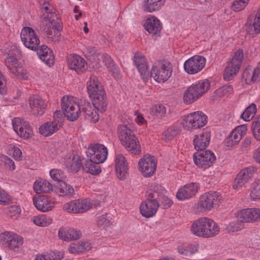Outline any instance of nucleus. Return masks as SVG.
<instances>
[{"mask_svg": "<svg viewBox=\"0 0 260 260\" xmlns=\"http://www.w3.org/2000/svg\"><path fill=\"white\" fill-rule=\"evenodd\" d=\"M117 134L121 144L128 151L135 155L140 154L141 147L139 141L127 124L119 125Z\"/></svg>", "mask_w": 260, "mask_h": 260, "instance_id": "f257e3e1", "label": "nucleus"}, {"mask_svg": "<svg viewBox=\"0 0 260 260\" xmlns=\"http://www.w3.org/2000/svg\"><path fill=\"white\" fill-rule=\"evenodd\" d=\"M219 229L216 223L207 217H202L196 220L191 227V231L194 235L203 238L216 236L219 233Z\"/></svg>", "mask_w": 260, "mask_h": 260, "instance_id": "f03ea898", "label": "nucleus"}, {"mask_svg": "<svg viewBox=\"0 0 260 260\" xmlns=\"http://www.w3.org/2000/svg\"><path fill=\"white\" fill-rule=\"evenodd\" d=\"M222 200L221 196L216 191H209L203 194L196 205V212L204 213L211 211L218 206Z\"/></svg>", "mask_w": 260, "mask_h": 260, "instance_id": "7ed1b4c3", "label": "nucleus"}, {"mask_svg": "<svg viewBox=\"0 0 260 260\" xmlns=\"http://www.w3.org/2000/svg\"><path fill=\"white\" fill-rule=\"evenodd\" d=\"M172 67L167 60L158 61L152 68L151 77L158 82L168 80L172 74Z\"/></svg>", "mask_w": 260, "mask_h": 260, "instance_id": "20e7f679", "label": "nucleus"}, {"mask_svg": "<svg viewBox=\"0 0 260 260\" xmlns=\"http://www.w3.org/2000/svg\"><path fill=\"white\" fill-rule=\"evenodd\" d=\"M207 123V117L201 111L187 114L182 120V123L185 129L188 131L200 128Z\"/></svg>", "mask_w": 260, "mask_h": 260, "instance_id": "39448f33", "label": "nucleus"}, {"mask_svg": "<svg viewBox=\"0 0 260 260\" xmlns=\"http://www.w3.org/2000/svg\"><path fill=\"white\" fill-rule=\"evenodd\" d=\"M61 109L65 117L70 121H75L81 113V106L77 104L73 96H64L61 99Z\"/></svg>", "mask_w": 260, "mask_h": 260, "instance_id": "423d86ee", "label": "nucleus"}, {"mask_svg": "<svg viewBox=\"0 0 260 260\" xmlns=\"http://www.w3.org/2000/svg\"><path fill=\"white\" fill-rule=\"evenodd\" d=\"M63 121L61 111L57 110L54 113L52 121L47 122L40 127V133L46 137L51 135L62 127Z\"/></svg>", "mask_w": 260, "mask_h": 260, "instance_id": "0eeeda50", "label": "nucleus"}, {"mask_svg": "<svg viewBox=\"0 0 260 260\" xmlns=\"http://www.w3.org/2000/svg\"><path fill=\"white\" fill-rule=\"evenodd\" d=\"M243 59V52L242 50H238L233 56L230 62L224 69L223 75L224 79L230 80L235 76L240 69V67Z\"/></svg>", "mask_w": 260, "mask_h": 260, "instance_id": "6e6552de", "label": "nucleus"}, {"mask_svg": "<svg viewBox=\"0 0 260 260\" xmlns=\"http://www.w3.org/2000/svg\"><path fill=\"white\" fill-rule=\"evenodd\" d=\"M194 164L200 168L206 169L212 166L216 157L209 150L198 151L193 155Z\"/></svg>", "mask_w": 260, "mask_h": 260, "instance_id": "1a4fd4ad", "label": "nucleus"}, {"mask_svg": "<svg viewBox=\"0 0 260 260\" xmlns=\"http://www.w3.org/2000/svg\"><path fill=\"white\" fill-rule=\"evenodd\" d=\"M139 171L145 177L153 176L156 169V161L153 156L145 155L138 162Z\"/></svg>", "mask_w": 260, "mask_h": 260, "instance_id": "9d476101", "label": "nucleus"}, {"mask_svg": "<svg viewBox=\"0 0 260 260\" xmlns=\"http://www.w3.org/2000/svg\"><path fill=\"white\" fill-rule=\"evenodd\" d=\"M21 39L27 48L36 51L39 46L40 40L34 29L29 27H24L21 32Z\"/></svg>", "mask_w": 260, "mask_h": 260, "instance_id": "9b49d317", "label": "nucleus"}, {"mask_svg": "<svg viewBox=\"0 0 260 260\" xmlns=\"http://www.w3.org/2000/svg\"><path fill=\"white\" fill-rule=\"evenodd\" d=\"M86 153L88 159L95 162L102 163L107 158L108 150L104 145L98 143L90 146Z\"/></svg>", "mask_w": 260, "mask_h": 260, "instance_id": "f8f14e48", "label": "nucleus"}, {"mask_svg": "<svg viewBox=\"0 0 260 260\" xmlns=\"http://www.w3.org/2000/svg\"><path fill=\"white\" fill-rule=\"evenodd\" d=\"M206 64V59L202 56L194 55L187 59L184 64L185 71L188 74H194L200 72Z\"/></svg>", "mask_w": 260, "mask_h": 260, "instance_id": "ddd939ff", "label": "nucleus"}, {"mask_svg": "<svg viewBox=\"0 0 260 260\" xmlns=\"http://www.w3.org/2000/svg\"><path fill=\"white\" fill-rule=\"evenodd\" d=\"M0 242L5 247L16 250L23 243L22 237L8 232L0 234Z\"/></svg>", "mask_w": 260, "mask_h": 260, "instance_id": "4468645a", "label": "nucleus"}, {"mask_svg": "<svg viewBox=\"0 0 260 260\" xmlns=\"http://www.w3.org/2000/svg\"><path fill=\"white\" fill-rule=\"evenodd\" d=\"M256 171V169L253 167H249L241 170L235 179L234 188L237 189L248 183L251 180Z\"/></svg>", "mask_w": 260, "mask_h": 260, "instance_id": "2eb2a0df", "label": "nucleus"}, {"mask_svg": "<svg viewBox=\"0 0 260 260\" xmlns=\"http://www.w3.org/2000/svg\"><path fill=\"white\" fill-rule=\"evenodd\" d=\"M12 124L14 131L21 137L27 139L32 133L29 124L23 119L15 118L12 121Z\"/></svg>", "mask_w": 260, "mask_h": 260, "instance_id": "dca6fc26", "label": "nucleus"}, {"mask_svg": "<svg viewBox=\"0 0 260 260\" xmlns=\"http://www.w3.org/2000/svg\"><path fill=\"white\" fill-rule=\"evenodd\" d=\"M69 68L75 70L78 74L83 73L87 69V63L85 60L78 55H70L67 58Z\"/></svg>", "mask_w": 260, "mask_h": 260, "instance_id": "f3484780", "label": "nucleus"}, {"mask_svg": "<svg viewBox=\"0 0 260 260\" xmlns=\"http://www.w3.org/2000/svg\"><path fill=\"white\" fill-rule=\"evenodd\" d=\"M29 104L32 113L37 116L43 115L47 106L41 97L35 95L29 98Z\"/></svg>", "mask_w": 260, "mask_h": 260, "instance_id": "a211bd4d", "label": "nucleus"}, {"mask_svg": "<svg viewBox=\"0 0 260 260\" xmlns=\"http://www.w3.org/2000/svg\"><path fill=\"white\" fill-rule=\"evenodd\" d=\"M245 27L250 35L254 36L260 33V9L249 17Z\"/></svg>", "mask_w": 260, "mask_h": 260, "instance_id": "6ab92c4d", "label": "nucleus"}, {"mask_svg": "<svg viewBox=\"0 0 260 260\" xmlns=\"http://www.w3.org/2000/svg\"><path fill=\"white\" fill-rule=\"evenodd\" d=\"M35 207L43 212L51 210L54 206L55 201L53 198L48 196H40L33 199Z\"/></svg>", "mask_w": 260, "mask_h": 260, "instance_id": "aec40b11", "label": "nucleus"}, {"mask_svg": "<svg viewBox=\"0 0 260 260\" xmlns=\"http://www.w3.org/2000/svg\"><path fill=\"white\" fill-rule=\"evenodd\" d=\"M159 204L152 201L146 198V200L142 202L140 207V212L143 216L149 218L153 216L156 213Z\"/></svg>", "mask_w": 260, "mask_h": 260, "instance_id": "412c9836", "label": "nucleus"}, {"mask_svg": "<svg viewBox=\"0 0 260 260\" xmlns=\"http://www.w3.org/2000/svg\"><path fill=\"white\" fill-rule=\"evenodd\" d=\"M198 189V184L196 183L187 184L178 191L176 194V197L180 200L189 199L195 196Z\"/></svg>", "mask_w": 260, "mask_h": 260, "instance_id": "4be33fe9", "label": "nucleus"}, {"mask_svg": "<svg viewBox=\"0 0 260 260\" xmlns=\"http://www.w3.org/2000/svg\"><path fill=\"white\" fill-rule=\"evenodd\" d=\"M115 168L116 175L119 179H125L128 173V167L127 160L123 155L118 154L117 156Z\"/></svg>", "mask_w": 260, "mask_h": 260, "instance_id": "5701e85b", "label": "nucleus"}, {"mask_svg": "<svg viewBox=\"0 0 260 260\" xmlns=\"http://www.w3.org/2000/svg\"><path fill=\"white\" fill-rule=\"evenodd\" d=\"M211 138V132L205 131L194 136L193 145L197 151L205 150L208 146Z\"/></svg>", "mask_w": 260, "mask_h": 260, "instance_id": "b1692460", "label": "nucleus"}, {"mask_svg": "<svg viewBox=\"0 0 260 260\" xmlns=\"http://www.w3.org/2000/svg\"><path fill=\"white\" fill-rule=\"evenodd\" d=\"M134 62L143 80L146 82L149 80L148 66L144 56L135 54L134 56Z\"/></svg>", "mask_w": 260, "mask_h": 260, "instance_id": "393cba45", "label": "nucleus"}, {"mask_svg": "<svg viewBox=\"0 0 260 260\" xmlns=\"http://www.w3.org/2000/svg\"><path fill=\"white\" fill-rule=\"evenodd\" d=\"M64 165L67 169L72 173H76L82 167L81 157L75 154H72L65 158Z\"/></svg>", "mask_w": 260, "mask_h": 260, "instance_id": "a878e982", "label": "nucleus"}, {"mask_svg": "<svg viewBox=\"0 0 260 260\" xmlns=\"http://www.w3.org/2000/svg\"><path fill=\"white\" fill-rule=\"evenodd\" d=\"M145 29L153 35L159 34L162 25L158 18L154 16L148 18L144 23Z\"/></svg>", "mask_w": 260, "mask_h": 260, "instance_id": "bb28decb", "label": "nucleus"}, {"mask_svg": "<svg viewBox=\"0 0 260 260\" xmlns=\"http://www.w3.org/2000/svg\"><path fill=\"white\" fill-rule=\"evenodd\" d=\"M100 91H104L103 86L99 82L96 77L91 76L87 82V91L89 96L92 99L100 93Z\"/></svg>", "mask_w": 260, "mask_h": 260, "instance_id": "cd10ccee", "label": "nucleus"}, {"mask_svg": "<svg viewBox=\"0 0 260 260\" xmlns=\"http://www.w3.org/2000/svg\"><path fill=\"white\" fill-rule=\"evenodd\" d=\"M95 109L89 102H84V104L81 105V112L84 113L86 119L93 123L98 121L99 119Z\"/></svg>", "mask_w": 260, "mask_h": 260, "instance_id": "c85d7f7f", "label": "nucleus"}, {"mask_svg": "<svg viewBox=\"0 0 260 260\" xmlns=\"http://www.w3.org/2000/svg\"><path fill=\"white\" fill-rule=\"evenodd\" d=\"M93 106L101 112H105L107 108V99L105 91H100V93L92 99Z\"/></svg>", "mask_w": 260, "mask_h": 260, "instance_id": "c756f323", "label": "nucleus"}, {"mask_svg": "<svg viewBox=\"0 0 260 260\" xmlns=\"http://www.w3.org/2000/svg\"><path fill=\"white\" fill-rule=\"evenodd\" d=\"M150 191L148 192L147 198L152 199V201L159 204V202L163 196V189L161 185L158 184H154L151 186Z\"/></svg>", "mask_w": 260, "mask_h": 260, "instance_id": "7c9ffc66", "label": "nucleus"}, {"mask_svg": "<svg viewBox=\"0 0 260 260\" xmlns=\"http://www.w3.org/2000/svg\"><path fill=\"white\" fill-rule=\"evenodd\" d=\"M34 189L37 193L42 192H49L53 189L52 185L46 180L41 179L35 182Z\"/></svg>", "mask_w": 260, "mask_h": 260, "instance_id": "2f4dec72", "label": "nucleus"}, {"mask_svg": "<svg viewBox=\"0 0 260 260\" xmlns=\"http://www.w3.org/2000/svg\"><path fill=\"white\" fill-rule=\"evenodd\" d=\"M210 83L207 80L199 81L190 86L191 90L196 92L199 97L201 96L209 88Z\"/></svg>", "mask_w": 260, "mask_h": 260, "instance_id": "473e14b6", "label": "nucleus"}, {"mask_svg": "<svg viewBox=\"0 0 260 260\" xmlns=\"http://www.w3.org/2000/svg\"><path fill=\"white\" fill-rule=\"evenodd\" d=\"M99 164L87 158V160L83 162L84 165H82V168L86 172L95 175L101 172L100 167L99 165Z\"/></svg>", "mask_w": 260, "mask_h": 260, "instance_id": "72a5a7b5", "label": "nucleus"}, {"mask_svg": "<svg viewBox=\"0 0 260 260\" xmlns=\"http://www.w3.org/2000/svg\"><path fill=\"white\" fill-rule=\"evenodd\" d=\"M59 196L62 197H71L75 194L74 188L71 185L65 182H61L57 186Z\"/></svg>", "mask_w": 260, "mask_h": 260, "instance_id": "f704fd0d", "label": "nucleus"}, {"mask_svg": "<svg viewBox=\"0 0 260 260\" xmlns=\"http://www.w3.org/2000/svg\"><path fill=\"white\" fill-rule=\"evenodd\" d=\"M54 25H57L55 24L54 18H50L49 17L45 18L44 17H41L40 27L42 31L47 34L52 30Z\"/></svg>", "mask_w": 260, "mask_h": 260, "instance_id": "c9c22d12", "label": "nucleus"}, {"mask_svg": "<svg viewBox=\"0 0 260 260\" xmlns=\"http://www.w3.org/2000/svg\"><path fill=\"white\" fill-rule=\"evenodd\" d=\"M165 0H147L146 10L152 12L159 10L164 5Z\"/></svg>", "mask_w": 260, "mask_h": 260, "instance_id": "e433bc0d", "label": "nucleus"}, {"mask_svg": "<svg viewBox=\"0 0 260 260\" xmlns=\"http://www.w3.org/2000/svg\"><path fill=\"white\" fill-rule=\"evenodd\" d=\"M256 112V105L254 104H251L244 110L240 117L246 121H249L252 119Z\"/></svg>", "mask_w": 260, "mask_h": 260, "instance_id": "4c0bfd02", "label": "nucleus"}, {"mask_svg": "<svg viewBox=\"0 0 260 260\" xmlns=\"http://www.w3.org/2000/svg\"><path fill=\"white\" fill-rule=\"evenodd\" d=\"M77 213H84L91 208V204L87 200H76Z\"/></svg>", "mask_w": 260, "mask_h": 260, "instance_id": "58836bf2", "label": "nucleus"}, {"mask_svg": "<svg viewBox=\"0 0 260 260\" xmlns=\"http://www.w3.org/2000/svg\"><path fill=\"white\" fill-rule=\"evenodd\" d=\"M242 135L238 132L235 129L233 130L230 135L226 139L227 146L233 147L234 145L237 144L242 139Z\"/></svg>", "mask_w": 260, "mask_h": 260, "instance_id": "ea45409f", "label": "nucleus"}, {"mask_svg": "<svg viewBox=\"0 0 260 260\" xmlns=\"http://www.w3.org/2000/svg\"><path fill=\"white\" fill-rule=\"evenodd\" d=\"M60 28L59 25H54L52 30L46 34L49 41L53 42H58L60 40V33L59 31Z\"/></svg>", "mask_w": 260, "mask_h": 260, "instance_id": "a19ab883", "label": "nucleus"}, {"mask_svg": "<svg viewBox=\"0 0 260 260\" xmlns=\"http://www.w3.org/2000/svg\"><path fill=\"white\" fill-rule=\"evenodd\" d=\"M236 216L237 220H240L243 222H251V218L250 217V209H244L238 211Z\"/></svg>", "mask_w": 260, "mask_h": 260, "instance_id": "79ce46f5", "label": "nucleus"}, {"mask_svg": "<svg viewBox=\"0 0 260 260\" xmlns=\"http://www.w3.org/2000/svg\"><path fill=\"white\" fill-rule=\"evenodd\" d=\"M200 97L189 87L184 94V101L186 104H191Z\"/></svg>", "mask_w": 260, "mask_h": 260, "instance_id": "37998d69", "label": "nucleus"}, {"mask_svg": "<svg viewBox=\"0 0 260 260\" xmlns=\"http://www.w3.org/2000/svg\"><path fill=\"white\" fill-rule=\"evenodd\" d=\"M10 72L19 79H26L27 78L26 70L21 66L20 63L14 67Z\"/></svg>", "mask_w": 260, "mask_h": 260, "instance_id": "c03bdc74", "label": "nucleus"}, {"mask_svg": "<svg viewBox=\"0 0 260 260\" xmlns=\"http://www.w3.org/2000/svg\"><path fill=\"white\" fill-rule=\"evenodd\" d=\"M62 257V255H59V252H52L46 254L37 255L35 257V260H61Z\"/></svg>", "mask_w": 260, "mask_h": 260, "instance_id": "a18cd8bd", "label": "nucleus"}, {"mask_svg": "<svg viewBox=\"0 0 260 260\" xmlns=\"http://www.w3.org/2000/svg\"><path fill=\"white\" fill-rule=\"evenodd\" d=\"M251 129L255 139L260 141V115L255 117L253 121Z\"/></svg>", "mask_w": 260, "mask_h": 260, "instance_id": "49530a36", "label": "nucleus"}, {"mask_svg": "<svg viewBox=\"0 0 260 260\" xmlns=\"http://www.w3.org/2000/svg\"><path fill=\"white\" fill-rule=\"evenodd\" d=\"M151 112L158 117H162L166 115V109L162 105H156L152 108Z\"/></svg>", "mask_w": 260, "mask_h": 260, "instance_id": "de8ad7c7", "label": "nucleus"}, {"mask_svg": "<svg viewBox=\"0 0 260 260\" xmlns=\"http://www.w3.org/2000/svg\"><path fill=\"white\" fill-rule=\"evenodd\" d=\"M50 175L54 180L58 182V184H60L61 182H63V180L65 178L64 173L57 169L51 170L50 172Z\"/></svg>", "mask_w": 260, "mask_h": 260, "instance_id": "09e8293b", "label": "nucleus"}, {"mask_svg": "<svg viewBox=\"0 0 260 260\" xmlns=\"http://www.w3.org/2000/svg\"><path fill=\"white\" fill-rule=\"evenodd\" d=\"M243 223L239 220L231 222L227 226L226 229L229 232L240 231L243 228Z\"/></svg>", "mask_w": 260, "mask_h": 260, "instance_id": "8fccbe9b", "label": "nucleus"}, {"mask_svg": "<svg viewBox=\"0 0 260 260\" xmlns=\"http://www.w3.org/2000/svg\"><path fill=\"white\" fill-rule=\"evenodd\" d=\"M177 134V132L176 129L171 128H168L164 132L162 139L167 142L172 140Z\"/></svg>", "mask_w": 260, "mask_h": 260, "instance_id": "3c124183", "label": "nucleus"}, {"mask_svg": "<svg viewBox=\"0 0 260 260\" xmlns=\"http://www.w3.org/2000/svg\"><path fill=\"white\" fill-rule=\"evenodd\" d=\"M5 63L9 71H11L14 67L17 66L20 63L17 59L13 56H9L5 60Z\"/></svg>", "mask_w": 260, "mask_h": 260, "instance_id": "603ef678", "label": "nucleus"}, {"mask_svg": "<svg viewBox=\"0 0 260 260\" xmlns=\"http://www.w3.org/2000/svg\"><path fill=\"white\" fill-rule=\"evenodd\" d=\"M68 235H69V241L76 240L82 237L81 232L74 229H69L68 231Z\"/></svg>", "mask_w": 260, "mask_h": 260, "instance_id": "864d4df0", "label": "nucleus"}, {"mask_svg": "<svg viewBox=\"0 0 260 260\" xmlns=\"http://www.w3.org/2000/svg\"><path fill=\"white\" fill-rule=\"evenodd\" d=\"M246 5L247 3H246L245 1L235 0L233 3L232 8L234 11L238 12L243 9Z\"/></svg>", "mask_w": 260, "mask_h": 260, "instance_id": "5fc2aeb1", "label": "nucleus"}, {"mask_svg": "<svg viewBox=\"0 0 260 260\" xmlns=\"http://www.w3.org/2000/svg\"><path fill=\"white\" fill-rule=\"evenodd\" d=\"M76 200L72 201L69 203L64 204L63 206V209L64 210L68 211V212H72L73 213H77L76 212Z\"/></svg>", "mask_w": 260, "mask_h": 260, "instance_id": "6e6d98bb", "label": "nucleus"}, {"mask_svg": "<svg viewBox=\"0 0 260 260\" xmlns=\"http://www.w3.org/2000/svg\"><path fill=\"white\" fill-rule=\"evenodd\" d=\"M40 58L50 67L53 65L54 62V57L53 52L46 55H43L42 57H40Z\"/></svg>", "mask_w": 260, "mask_h": 260, "instance_id": "4d7b16f0", "label": "nucleus"}, {"mask_svg": "<svg viewBox=\"0 0 260 260\" xmlns=\"http://www.w3.org/2000/svg\"><path fill=\"white\" fill-rule=\"evenodd\" d=\"M33 221L35 224L41 226H47L50 223L47 221L46 218L44 216L35 217Z\"/></svg>", "mask_w": 260, "mask_h": 260, "instance_id": "13d9d810", "label": "nucleus"}, {"mask_svg": "<svg viewBox=\"0 0 260 260\" xmlns=\"http://www.w3.org/2000/svg\"><path fill=\"white\" fill-rule=\"evenodd\" d=\"M250 213L251 222L260 221V209L250 208Z\"/></svg>", "mask_w": 260, "mask_h": 260, "instance_id": "bf43d9fd", "label": "nucleus"}, {"mask_svg": "<svg viewBox=\"0 0 260 260\" xmlns=\"http://www.w3.org/2000/svg\"><path fill=\"white\" fill-rule=\"evenodd\" d=\"M253 71L249 68L245 69L243 74V78H244L246 82L249 84L251 82H253Z\"/></svg>", "mask_w": 260, "mask_h": 260, "instance_id": "052dcab7", "label": "nucleus"}, {"mask_svg": "<svg viewBox=\"0 0 260 260\" xmlns=\"http://www.w3.org/2000/svg\"><path fill=\"white\" fill-rule=\"evenodd\" d=\"M68 249L72 253H78L83 252V248L80 247L79 242L71 244Z\"/></svg>", "mask_w": 260, "mask_h": 260, "instance_id": "680f3d73", "label": "nucleus"}, {"mask_svg": "<svg viewBox=\"0 0 260 260\" xmlns=\"http://www.w3.org/2000/svg\"><path fill=\"white\" fill-rule=\"evenodd\" d=\"M39 47L37 49V54L39 57H42L43 55H48V54L52 53V50L48 48L47 46L42 45L39 48Z\"/></svg>", "mask_w": 260, "mask_h": 260, "instance_id": "e2e57ef3", "label": "nucleus"}, {"mask_svg": "<svg viewBox=\"0 0 260 260\" xmlns=\"http://www.w3.org/2000/svg\"><path fill=\"white\" fill-rule=\"evenodd\" d=\"M98 225L99 227L105 228L110 225V220L107 218V214L102 215L98 219Z\"/></svg>", "mask_w": 260, "mask_h": 260, "instance_id": "0e129e2a", "label": "nucleus"}, {"mask_svg": "<svg viewBox=\"0 0 260 260\" xmlns=\"http://www.w3.org/2000/svg\"><path fill=\"white\" fill-rule=\"evenodd\" d=\"M172 204V201L168 197L163 195L160 201L159 202V206H162L164 209H168L171 207Z\"/></svg>", "mask_w": 260, "mask_h": 260, "instance_id": "69168bd1", "label": "nucleus"}, {"mask_svg": "<svg viewBox=\"0 0 260 260\" xmlns=\"http://www.w3.org/2000/svg\"><path fill=\"white\" fill-rule=\"evenodd\" d=\"M250 197L254 201L260 200V187L256 186L252 188Z\"/></svg>", "mask_w": 260, "mask_h": 260, "instance_id": "338daca9", "label": "nucleus"}, {"mask_svg": "<svg viewBox=\"0 0 260 260\" xmlns=\"http://www.w3.org/2000/svg\"><path fill=\"white\" fill-rule=\"evenodd\" d=\"M102 59L105 65L108 69L111 68L112 64L115 63L113 60L107 54H104L102 56Z\"/></svg>", "mask_w": 260, "mask_h": 260, "instance_id": "774afa93", "label": "nucleus"}]
</instances>
